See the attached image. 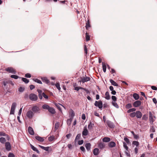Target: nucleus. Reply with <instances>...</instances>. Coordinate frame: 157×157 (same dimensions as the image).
<instances>
[{"label":"nucleus","instance_id":"nucleus-1","mask_svg":"<svg viewBox=\"0 0 157 157\" xmlns=\"http://www.w3.org/2000/svg\"><path fill=\"white\" fill-rule=\"evenodd\" d=\"M149 115L150 122L151 124H153V123L154 122L156 119V117L155 116L152 114L151 112L149 113Z\"/></svg>","mask_w":157,"mask_h":157},{"label":"nucleus","instance_id":"nucleus-2","mask_svg":"<svg viewBox=\"0 0 157 157\" xmlns=\"http://www.w3.org/2000/svg\"><path fill=\"white\" fill-rule=\"evenodd\" d=\"M5 70L8 72L15 74L16 73V70L12 67H9L6 68Z\"/></svg>","mask_w":157,"mask_h":157},{"label":"nucleus","instance_id":"nucleus-3","mask_svg":"<svg viewBox=\"0 0 157 157\" xmlns=\"http://www.w3.org/2000/svg\"><path fill=\"white\" fill-rule=\"evenodd\" d=\"M94 105L98 107L99 109H101L103 107L102 102L101 101H96Z\"/></svg>","mask_w":157,"mask_h":157},{"label":"nucleus","instance_id":"nucleus-4","mask_svg":"<svg viewBox=\"0 0 157 157\" xmlns=\"http://www.w3.org/2000/svg\"><path fill=\"white\" fill-rule=\"evenodd\" d=\"M16 106V103L14 102L11 105L10 111V114H14V112Z\"/></svg>","mask_w":157,"mask_h":157},{"label":"nucleus","instance_id":"nucleus-5","mask_svg":"<svg viewBox=\"0 0 157 157\" xmlns=\"http://www.w3.org/2000/svg\"><path fill=\"white\" fill-rule=\"evenodd\" d=\"M29 98L31 100L33 101H35L37 99V95L33 94H30Z\"/></svg>","mask_w":157,"mask_h":157},{"label":"nucleus","instance_id":"nucleus-6","mask_svg":"<svg viewBox=\"0 0 157 157\" xmlns=\"http://www.w3.org/2000/svg\"><path fill=\"white\" fill-rule=\"evenodd\" d=\"M33 115V113L32 111L31 110H29L26 113V116L27 117L29 118H32Z\"/></svg>","mask_w":157,"mask_h":157},{"label":"nucleus","instance_id":"nucleus-7","mask_svg":"<svg viewBox=\"0 0 157 157\" xmlns=\"http://www.w3.org/2000/svg\"><path fill=\"white\" fill-rule=\"evenodd\" d=\"M5 147L6 150L8 151H10L11 149V146L10 143L7 142L5 143Z\"/></svg>","mask_w":157,"mask_h":157},{"label":"nucleus","instance_id":"nucleus-8","mask_svg":"<svg viewBox=\"0 0 157 157\" xmlns=\"http://www.w3.org/2000/svg\"><path fill=\"white\" fill-rule=\"evenodd\" d=\"M141 104V101H137L134 102L133 104V106L137 107L140 106Z\"/></svg>","mask_w":157,"mask_h":157},{"label":"nucleus","instance_id":"nucleus-9","mask_svg":"<svg viewBox=\"0 0 157 157\" xmlns=\"http://www.w3.org/2000/svg\"><path fill=\"white\" fill-rule=\"evenodd\" d=\"M88 134V131L86 128V126L84 127L83 130L82 132V135L83 136H87Z\"/></svg>","mask_w":157,"mask_h":157},{"label":"nucleus","instance_id":"nucleus-10","mask_svg":"<svg viewBox=\"0 0 157 157\" xmlns=\"http://www.w3.org/2000/svg\"><path fill=\"white\" fill-rule=\"evenodd\" d=\"M69 117H71V118H73V117L75 115V113L72 109H71L69 110Z\"/></svg>","mask_w":157,"mask_h":157},{"label":"nucleus","instance_id":"nucleus-11","mask_svg":"<svg viewBox=\"0 0 157 157\" xmlns=\"http://www.w3.org/2000/svg\"><path fill=\"white\" fill-rule=\"evenodd\" d=\"M90 80V78L89 77H83L81 78V81H79L80 82H82V83H84L85 82H87Z\"/></svg>","mask_w":157,"mask_h":157},{"label":"nucleus","instance_id":"nucleus-12","mask_svg":"<svg viewBox=\"0 0 157 157\" xmlns=\"http://www.w3.org/2000/svg\"><path fill=\"white\" fill-rule=\"evenodd\" d=\"M35 138L38 141L41 142H43L44 140V137H41L38 136H35Z\"/></svg>","mask_w":157,"mask_h":157},{"label":"nucleus","instance_id":"nucleus-13","mask_svg":"<svg viewBox=\"0 0 157 157\" xmlns=\"http://www.w3.org/2000/svg\"><path fill=\"white\" fill-rule=\"evenodd\" d=\"M28 132L29 133L32 135H34V133L33 128L31 127H29L28 128Z\"/></svg>","mask_w":157,"mask_h":157},{"label":"nucleus","instance_id":"nucleus-14","mask_svg":"<svg viewBox=\"0 0 157 157\" xmlns=\"http://www.w3.org/2000/svg\"><path fill=\"white\" fill-rule=\"evenodd\" d=\"M136 114V116L137 118H141L142 116V114L139 111H137L135 112Z\"/></svg>","mask_w":157,"mask_h":157},{"label":"nucleus","instance_id":"nucleus-15","mask_svg":"<svg viewBox=\"0 0 157 157\" xmlns=\"http://www.w3.org/2000/svg\"><path fill=\"white\" fill-rule=\"evenodd\" d=\"M93 152L94 155H97L99 153V150L97 148H95L94 149Z\"/></svg>","mask_w":157,"mask_h":157},{"label":"nucleus","instance_id":"nucleus-16","mask_svg":"<svg viewBox=\"0 0 157 157\" xmlns=\"http://www.w3.org/2000/svg\"><path fill=\"white\" fill-rule=\"evenodd\" d=\"M32 110L34 112H36L39 110V107L37 106H34L32 108Z\"/></svg>","mask_w":157,"mask_h":157},{"label":"nucleus","instance_id":"nucleus-17","mask_svg":"<svg viewBox=\"0 0 157 157\" xmlns=\"http://www.w3.org/2000/svg\"><path fill=\"white\" fill-rule=\"evenodd\" d=\"M42 81L48 84L49 83V81L48 80L47 78L46 77H43L41 78Z\"/></svg>","mask_w":157,"mask_h":157},{"label":"nucleus","instance_id":"nucleus-18","mask_svg":"<svg viewBox=\"0 0 157 157\" xmlns=\"http://www.w3.org/2000/svg\"><path fill=\"white\" fill-rule=\"evenodd\" d=\"M91 145L90 143H88L86 144L85 147L87 151H89L90 150L91 148Z\"/></svg>","mask_w":157,"mask_h":157},{"label":"nucleus","instance_id":"nucleus-19","mask_svg":"<svg viewBox=\"0 0 157 157\" xmlns=\"http://www.w3.org/2000/svg\"><path fill=\"white\" fill-rule=\"evenodd\" d=\"M116 146L115 143L113 141L110 142L109 144V146L110 147H115Z\"/></svg>","mask_w":157,"mask_h":157},{"label":"nucleus","instance_id":"nucleus-20","mask_svg":"<svg viewBox=\"0 0 157 157\" xmlns=\"http://www.w3.org/2000/svg\"><path fill=\"white\" fill-rule=\"evenodd\" d=\"M90 22L89 20H88L87 22L86 23V29L88 30L89 29L90 27Z\"/></svg>","mask_w":157,"mask_h":157},{"label":"nucleus","instance_id":"nucleus-21","mask_svg":"<svg viewBox=\"0 0 157 157\" xmlns=\"http://www.w3.org/2000/svg\"><path fill=\"white\" fill-rule=\"evenodd\" d=\"M110 82H111V84L113 86H118V84L114 81L112 79H110Z\"/></svg>","mask_w":157,"mask_h":157},{"label":"nucleus","instance_id":"nucleus-22","mask_svg":"<svg viewBox=\"0 0 157 157\" xmlns=\"http://www.w3.org/2000/svg\"><path fill=\"white\" fill-rule=\"evenodd\" d=\"M110 140V138L108 137H105L102 139V141L104 142H108Z\"/></svg>","mask_w":157,"mask_h":157},{"label":"nucleus","instance_id":"nucleus-23","mask_svg":"<svg viewBox=\"0 0 157 157\" xmlns=\"http://www.w3.org/2000/svg\"><path fill=\"white\" fill-rule=\"evenodd\" d=\"M102 65L103 70V71L105 73L106 71L107 65H106L104 63L102 62Z\"/></svg>","mask_w":157,"mask_h":157},{"label":"nucleus","instance_id":"nucleus-24","mask_svg":"<svg viewBox=\"0 0 157 157\" xmlns=\"http://www.w3.org/2000/svg\"><path fill=\"white\" fill-rule=\"evenodd\" d=\"M39 146L42 149L47 151H48L49 148V147H44L40 145H39Z\"/></svg>","mask_w":157,"mask_h":157},{"label":"nucleus","instance_id":"nucleus-25","mask_svg":"<svg viewBox=\"0 0 157 157\" xmlns=\"http://www.w3.org/2000/svg\"><path fill=\"white\" fill-rule=\"evenodd\" d=\"M105 98L107 100H109L110 98V96L109 92L108 91L106 92L105 93Z\"/></svg>","mask_w":157,"mask_h":157},{"label":"nucleus","instance_id":"nucleus-26","mask_svg":"<svg viewBox=\"0 0 157 157\" xmlns=\"http://www.w3.org/2000/svg\"><path fill=\"white\" fill-rule=\"evenodd\" d=\"M94 126V124L93 123H92L91 122H90L88 125V128L89 130H91L92 129L93 127Z\"/></svg>","mask_w":157,"mask_h":157},{"label":"nucleus","instance_id":"nucleus-27","mask_svg":"<svg viewBox=\"0 0 157 157\" xmlns=\"http://www.w3.org/2000/svg\"><path fill=\"white\" fill-rule=\"evenodd\" d=\"M48 111L52 114H54L55 113V109L52 107H50L48 109Z\"/></svg>","mask_w":157,"mask_h":157},{"label":"nucleus","instance_id":"nucleus-28","mask_svg":"<svg viewBox=\"0 0 157 157\" xmlns=\"http://www.w3.org/2000/svg\"><path fill=\"white\" fill-rule=\"evenodd\" d=\"M55 105L57 107V108L60 111H61V109L60 108V106H62L65 109V107L64 106H63L62 105H61L59 104L56 103L55 104Z\"/></svg>","mask_w":157,"mask_h":157},{"label":"nucleus","instance_id":"nucleus-29","mask_svg":"<svg viewBox=\"0 0 157 157\" xmlns=\"http://www.w3.org/2000/svg\"><path fill=\"white\" fill-rule=\"evenodd\" d=\"M133 96L134 98L136 100H137L139 99V95L136 93L134 94L133 95Z\"/></svg>","mask_w":157,"mask_h":157},{"label":"nucleus","instance_id":"nucleus-30","mask_svg":"<svg viewBox=\"0 0 157 157\" xmlns=\"http://www.w3.org/2000/svg\"><path fill=\"white\" fill-rule=\"evenodd\" d=\"M86 41H88L90 40V36L88 33H86Z\"/></svg>","mask_w":157,"mask_h":157},{"label":"nucleus","instance_id":"nucleus-31","mask_svg":"<svg viewBox=\"0 0 157 157\" xmlns=\"http://www.w3.org/2000/svg\"><path fill=\"white\" fill-rule=\"evenodd\" d=\"M6 140L5 138L2 137L0 138V142L2 144H4L6 142Z\"/></svg>","mask_w":157,"mask_h":157},{"label":"nucleus","instance_id":"nucleus-32","mask_svg":"<svg viewBox=\"0 0 157 157\" xmlns=\"http://www.w3.org/2000/svg\"><path fill=\"white\" fill-rule=\"evenodd\" d=\"M33 80L35 82H36L40 84H42V82L39 79H38L37 78H36V79L33 78Z\"/></svg>","mask_w":157,"mask_h":157},{"label":"nucleus","instance_id":"nucleus-33","mask_svg":"<svg viewBox=\"0 0 157 157\" xmlns=\"http://www.w3.org/2000/svg\"><path fill=\"white\" fill-rule=\"evenodd\" d=\"M8 136L3 132H0V136Z\"/></svg>","mask_w":157,"mask_h":157},{"label":"nucleus","instance_id":"nucleus-34","mask_svg":"<svg viewBox=\"0 0 157 157\" xmlns=\"http://www.w3.org/2000/svg\"><path fill=\"white\" fill-rule=\"evenodd\" d=\"M42 108L44 109H48L50 107L48 105L45 104L43 105Z\"/></svg>","mask_w":157,"mask_h":157},{"label":"nucleus","instance_id":"nucleus-35","mask_svg":"<svg viewBox=\"0 0 157 157\" xmlns=\"http://www.w3.org/2000/svg\"><path fill=\"white\" fill-rule=\"evenodd\" d=\"M98 147L100 148H102L104 147L105 145L103 143H100L99 144Z\"/></svg>","mask_w":157,"mask_h":157},{"label":"nucleus","instance_id":"nucleus-36","mask_svg":"<svg viewBox=\"0 0 157 157\" xmlns=\"http://www.w3.org/2000/svg\"><path fill=\"white\" fill-rule=\"evenodd\" d=\"M54 139H55L54 136H51L48 137V140L49 141H52L54 140Z\"/></svg>","mask_w":157,"mask_h":157},{"label":"nucleus","instance_id":"nucleus-37","mask_svg":"<svg viewBox=\"0 0 157 157\" xmlns=\"http://www.w3.org/2000/svg\"><path fill=\"white\" fill-rule=\"evenodd\" d=\"M22 80L26 83H27L29 82V80L27 79L24 78H22Z\"/></svg>","mask_w":157,"mask_h":157},{"label":"nucleus","instance_id":"nucleus-38","mask_svg":"<svg viewBox=\"0 0 157 157\" xmlns=\"http://www.w3.org/2000/svg\"><path fill=\"white\" fill-rule=\"evenodd\" d=\"M31 148L33 150L35 151H36L37 152V153H38L39 152V151L38 150L36 149V148L35 147H34L32 145H31Z\"/></svg>","mask_w":157,"mask_h":157},{"label":"nucleus","instance_id":"nucleus-39","mask_svg":"<svg viewBox=\"0 0 157 157\" xmlns=\"http://www.w3.org/2000/svg\"><path fill=\"white\" fill-rule=\"evenodd\" d=\"M59 126V122L56 123L55 125V128L56 130L58 129Z\"/></svg>","mask_w":157,"mask_h":157},{"label":"nucleus","instance_id":"nucleus-40","mask_svg":"<svg viewBox=\"0 0 157 157\" xmlns=\"http://www.w3.org/2000/svg\"><path fill=\"white\" fill-rule=\"evenodd\" d=\"M136 109L135 108H133L127 111V113H129L131 112H134L136 111Z\"/></svg>","mask_w":157,"mask_h":157},{"label":"nucleus","instance_id":"nucleus-41","mask_svg":"<svg viewBox=\"0 0 157 157\" xmlns=\"http://www.w3.org/2000/svg\"><path fill=\"white\" fill-rule=\"evenodd\" d=\"M112 104V105L116 108H118L119 106L116 101H113Z\"/></svg>","mask_w":157,"mask_h":157},{"label":"nucleus","instance_id":"nucleus-42","mask_svg":"<svg viewBox=\"0 0 157 157\" xmlns=\"http://www.w3.org/2000/svg\"><path fill=\"white\" fill-rule=\"evenodd\" d=\"M73 118H71L70 119H68L67 120V122L68 125H70Z\"/></svg>","mask_w":157,"mask_h":157},{"label":"nucleus","instance_id":"nucleus-43","mask_svg":"<svg viewBox=\"0 0 157 157\" xmlns=\"http://www.w3.org/2000/svg\"><path fill=\"white\" fill-rule=\"evenodd\" d=\"M132 144L134 145H136V147L139 145V143L137 141H133L132 142Z\"/></svg>","mask_w":157,"mask_h":157},{"label":"nucleus","instance_id":"nucleus-44","mask_svg":"<svg viewBox=\"0 0 157 157\" xmlns=\"http://www.w3.org/2000/svg\"><path fill=\"white\" fill-rule=\"evenodd\" d=\"M57 88L59 90H60V85L59 83H56L55 84Z\"/></svg>","mask_w":157,"mask_h":157},{"label":"nucleus","instance_id":"nucleus-45","mask_svg":"<svg viewBox=\"0 0 157 157\" xmlns=\"http://www.w3.org/2000/svg\"><path fill=\"white\" fill-rule=\"evenodd\" d=\"M148 118L147 115L146 114L144 115L142 117V119L143 120H146Z\"/></svg>","mask_w":157,"mask_h":157},{"label":"nucleus","instance_id":"nucleus-46","mask_svg":"<svg viewBox=\"0 0 157 157\" xmlns=\"http://www.w3.org/2000/svg\"><path fill=\"white\" fill-rule=\"evenodd\" d=\"M84 89L82 87H80V86H78V87H76L75 88V90L78 91L80 89Z\"/></svg>","mask_w":157,"mask_h":157},{"label":"nucleus","instance_id":"nucleus-47","mask_svg":"<svg viewBox=\"0 0 157 157\" xmlns=\"http://www.w3.org/2000/svg\"><path fill=\"white\" fill-rule=\"evenodd\" d=\"M10 77L11 78H14L15 79H17L19 78L18 76L15 75H12Z\"/></svg>","mask_w":157,"mask_h":157},{"label":"nucleus","instance_id":"nucleus-48","mask_svg":"<svg viewBox=\"0 0 157 157\" xmlns=\"http://www.w3.org/2000/svg\"><path fill=\"white\" fill-rule=\"evenodd\" d=\"M132 105L130 103H128L126 105V108L127 109H129L132 107Z\"/></svg>","mask_w":157,"mask_h":157},{"label":"nucleus","instance_id":"nucleus-49","mask_svg":"<svg viewBox=\"0 0 157 157\" xmlns=\"http://www.w3.org/2000/svg\"><path fill=\"white\" fill-rule=\"evenodd\" d=\"M84 51L85 53L86 54H87V49L86 46V45H84Z\"/></svg>","mask_w":157,"mask_h":157},{"label":"nucleus","instance_id":"nucleus-50","mask_svg":"<svg viewBox=\"0 0 157 157\" xmlns=\"http://www.w3.org/2000/svg\"><path fill=\"white\" fill-rule=\"evenodd\" d=\"M107 124L108 125L110 128H112L113 127V125L111 123V122H107Z\"/></svg>","mask_w":157,"mask_h":157},{"label":"nucleus","instance_id":"nucleus-51","mask_svg":"<svg viewBox=\"0 0 157 157\" xmlns=\"http://www.w3.org/2000/svg\"><path fill=\"white\" fill-rule=\"evenodd\" d=\"M136 114L135 113V112H133L130 113V116L132 117H135L136 116Z\"/></svg>","mask_w":157,"mask_h":157},{"label":"nucleus","instance_id":"nucleus-52","mask_svg":"<svg viewBox=\"0 0 157 157\" xmlns=\"http://www.w3.org/2000/svg\"><path fill=\"white\" fill-rule=\"evenodd\" d=\"M8 157H15V155L13 153H10L8 154Z\"/></svg>","mask_w":157,"mask_h":157},{"label":"nucleus","instance_id":"nucleus-53","mask_svg":"<svg viewBox=\"0 0 157 157\" xmlns=\"http://www.w3.org/2000/svg\"><path fill=\"white\" fill-rule=\"evenodd\" d=\"M123 146H124V147L125 148L126 150H128V147L127 146V144L125 143L124 142H123Z\"/></svg>","mask_w":157,"mask_h":157},{"label":"nucleus","instance_id":"nucleus-54","mask_svg":"<svg viewBox=\"0 0 157 157\" xmlns=\"http://www.w3.org/2000/svg\"><path fill=\"white\" fill-rule=\"evenodd\" d=\"M25 88L23 87H20L19 89V91L20 92H22L24 90Z\"/></svg>","mask_w":157,"mask_h":157},{"label":"nucleus","instance_id":"nucleus-55","mask_svg":"<svg viewBox=\"0 0 157 157\" xmlns=\"http://www.w3.org/2000/svg\"><path fill=\"white\" fill-rule=\"evenodd\" d=\"M112 99L113 101H116L117 100V98L116 96H112Z\"/></svg>","mask_w":157,"mask_h":157},{"label":"nucleus","instance_id":"nucleus-56","mask_svg":"<svg viewBox=\"0 0 157 157\" xmlns=\"http://www.w3.org/2000/svg\"><path fill=\"white\" fill-rule=\"evenodd\" d=\"M124 140L126 142V143H127V144H128L129 143V139L128 138H127L126 137H125L124 138Z\"/></svg>","mask_w":157,"mask_h":157},{"label":"nucleus","instance_id":"nucleus-57","mask_svg":"<svg viewBox=\"0 0 157 157\" xmlns=\"http://www.w3.org/2000/svg\"><path fill=\"white\" fill-rule=\"evenodd\" d=\"M25 77L26 78H29L31 77V75L29 73H27L25 75Z\"/></svg>","mask_w":157,"mask_h":157},{"label":"nucleus","instance_id":"nucleus-58","mask_svg":"<svg viewBox=\"0 0 157 157\" xmlns=\"http://www.w3.org/2000/svg\"><path fill=\"white\" fill-rule=\"evenodd\" d=\"M42 95L44 97V98H45L47 99L48 98V96L46 95L44 93H42Z\"/></svg>","mask_w":157,"mask_h":157},{"label":"nucleus","instance_id":"nucleus-59","mask_svg":"<svg viewBox=\"0 0 157 157\" xmlns=\"http://www.w3.org/2000/svg\"><path fill=\"white\" fill-rule=\"evenodd\" d=\"M150 132H155V129L153 127H152L150 129Z\"/></svg>","mask_w":157,"mask_h":157},{"label":"nucleus","instance_id":"nucleus-60","mask_svg":"<svg viewBox=\"0 0 157 157\" xmlns=\"http://www.w3.org/2000/svg\"><path fill=\"white\" fill-rule=\"evenodd\" d=\"M83 141L82 140H79V141H78V143L79 145H81V144H83Z\"/></svg>","mask_w":157,"mask_h":157},{"label":"nucleus","instance_id":"nucleus-61","mask_svg":"<svg viewBox=\"0 0 157 157\" xmlns=\"http://www.w3.org/2000/svg\"><path fill=\"white\" fill-rule=\"evenodd\" d=\"M80 150L83 152L85 151V149L84 147L83 146H81L80 147Z\"/></svg>","mask_w":157,"mask_h":157},{"label":"nucleus","instance_id":"nucleus-62","mask_svg":"<svg viewBox=\"0 0 157 157\" xmlns=\"http://www.w3.org/2000/svg\"><path fill=\"white\" fill-rule=\"evenodd\" d=\"M80 137V135L79 134H78L77 135V136L76 137L75 140L79 139Z\"/></svg>","mask_w":157,"mask_h":157},{"label":"nucleus","instance_id":"nucleus-63","mask_svg":"<svg viewBox=\"0 0 157 157\" xmlns=\"http://www.w3.org/2000/svg\"><path fill=\"white\" fill-rule=\"evenodd\" d=\"M82 119L85 120L86 119V116L84 114H83L82 115Z\"/></svg>","mask_w":157,"mask_h":157},{"label":"nucleus","instance_id":"nucleus-64","mask_svg":"<svg viewBox=\"0 0 157 157\" xmlns=\"http://www.w3.org/2000/svg\"><path fill=\"white\" fill-rule=\"evenodd\" d=\"M134 137L135 139H138L139 138V136L138 135H136L135 134L134 136Z\"/></svg>","mask_w":157,"mask_h":157}]
</instances>
